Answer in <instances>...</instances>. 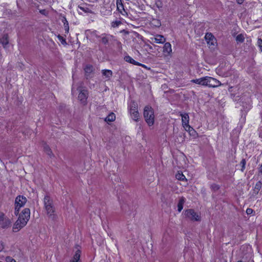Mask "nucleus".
Listing matches in <instances>:
<instances>
[{"mask_svg":"<svg viewBox=\"0 0 262 262\" xmlns=\"http://www.w3.org/2000/svg\"><path fill=\"white\" fill-rule=\"evenodd\" d=\"M85 72L86 74H90L93 72V67L91 65H86L84 68Z\"/></svg>","mask_w":262,"mask_h":262,"instance_id":"bb28decb","label":"nucleus"},{"mask_svg":"<svg viewBox=\"0 0 262 262\" xmlns=\"http://www.w3.org/2000/svg\"><path fill=\"white\" fill-rule=\"evenodd\" d=\"M185 215L187 217L193 221H200L201 220L200 214L195 212L193 209H188L186 210Z\"/></svg>","mask_w":262,"mask_h":262,"instance_id":"1a4fd4ad","label":"nucleus"},{"mask_svg":"<svg viewBox=\"0 0 262 262\" xmlns=\"http://www.w3.org/2000/svg\"><path fill=\"white\" fill-rule=\"evenodd\" d=\"M180 116L182 118V123L183 127L187 132H192L195 133V130L189 124V117L187 113H181Z\"/></svg>","mask_w":262,"mask_h":262,"instance_id":"423d86ee","label":"nucleus"},{"mask_svg":"<svg viewBox=\"0 0 262 262\" xmlns=\"http://www.w3.org/2000/svg\"><path fill=\"white\" fill-rule=\"evenodd\" d=\"M43 203L47 214L52 219H55L56 214H55V208L53 206L52 200L50 196L46 195L44 198Z\"/></svg>","mask_w":262,"mask_h":262,"instance_id":"f03ea898","label":"nucleus"},{"mask_svg":"<svg viewBox=\"0 0 262 262\" xmlns=\"http://www.w3.org/2000/svg\"><path fill=\"white\" fill-rule=\"evenodd\" d=\"M163 52L165 56H169L172 52L171 45L169 42H166L163 47Z\"/></svg>","mask_w":262,"mask_h":262,"instance_id":"2eb2a0df","label":"nucleus"},{"mask_svg":"<svg viewBox=\"0 0 262 262\" xmlns=\"http://www.w3.org/2000/svg\"><path fill=\"white\" fill-rule=\"evenodd\" d=\"M191 82L202 85L203 77L198 79H192L191 80Z\"/></svg>","mask_w":262,"mask_h":262,"instance_id":"c85d7f7f","label":"nucleus"},{"mask_svg":"<svg viewBox=\"0 0 262 262\" xmlns=\"http://www.w3.org/2000/svg\"><path fill=\"white\" fill-rule=\"evenodd\" d=\"M30 217V210L29 208H25L19 214L18 219L13 226V231L17 232L25 227L29 221Z\"/></svg>","mask_w":262,"mask_h":262,"instance_id":"f257e3e1","label":"nucleus"},{"mask_svg":"<svg viewBox=\"0 0 262 262\" xmlns=\"http://www.w3.org/2000/svg\"><path fill=\"white\" fill-rule=\"evenodd\" d=\"M64 27H65V28H66V31H67V32H69V27H68V25L67 24V25H66L64 24Z\"/></svg>","mask_w":262,"mask_h":262,"instance_id":"e433bc0d","label":"nucleus"},{"mask_svg":"<svg viewBox=\"0 0 262 262\" xmlns=\"http://www.w3.org/2000/svg\"><path fill=\"white\" fill-rule=\"evenodd\" d=\"M129 112L132 118L137 121L140 117L139 113L137 110V104L134 101H132L129 104Z\"/></svg>","mask_w":262,"mask_h":262,"instance_id":"0eeeda50","label":"nucleus"},{"mask_svg":"<svg viewBox=\"0 0 262 262\" xmlns=\"http://www.w3.org/2000/svg\"><path fill=\"white\" fill-rule=\"evenodd\" d=\"M185 202V199L184 197H181L178 204V210L180 212L183 208V205Z\"/></svg>","mask_w":262,"mask_h":262,"instance_id":"6ab92c4d","label":"nucleus"},{"mask_svg":"<svg viewBox=\"0 0 262 262\" xmlns=\"http://www.w3.org/2000/svg\"><path fill=\"white\" fill-rule=\"evenodd\" d=\"M1 42L3 44L4 48H6L7 45L8 44L9 40H8V37L7 35H4L2 39H1Z\"/></svg>","mask_w":262,"mask_h":262,"instance_id":"393cba45","label":"nucleus"},{"mask_svg":"<svg viewBox=\"0 0 262 262\" xmlns=\"http://www.w3.org/2000/svg\"><path fill=\"white\" fill-rule=\"evenodd\" d=\"M117 10L123 16L127 15V12L124 9L123 5L121 2V0H117Z\"/></svg>","mask_w":262,"mask_h":262,"instance_id":"dca6fc26","label":"nucleus"},{"mask_svg":"<svg viewBox=\"0 0 262 262\" xmlns=\"http://www.w3.org/2000/svg\"><path fill=\"white\" fill-rule=\"evenodd\" d=\"M58 39L61 42L62 44H66V40L61 36L59 35L58 36Z\"/></svg>","mask_w":262,"mask_h":262,"instance_id":"473e14b6","label":"nucleus"},{"mask_svg":"<svg viewBox=\"0 0 262 262\" xmlns=\"http://www.w3.org/2000/svg\"><path fill=\"white\" fill-rule=\"evenodd\" d=\"M259 171L262 173V164L261 165L260 168H259Z\"/></svg>","mask_w":262,"mask_h":262,"instance_id":"ea45409f","label":"nucleus"},{"mask_svg":"<svg viewBox=\"0 0 262 262\" xmlns=\"http://www.w3.org/2000/svg\"><path fill=\"white\" fill-rule=\"evenodd\" d=\"M31 133H32V130H30V129L28 131V133L29 134H31Z\"/></svg>","mask_w":262,"mask_h":262,"instance_id":"a19ab883","label":"nucleus"},{"mask_svg":"<svg viewBox=\"0 0 262 262\" xmlns=\"http://www.w3.org/2000/svg\"><path fill=\"white\" fill-rule=\"evenodd\" d=\"M27 202V199L23 195L17 196L15 201V211L14 214L17 215L19 213V210L23 207Z\"/></svg>","mask_w":262,"mask_h":262,"instance_id":"39448f33","label":"nucleus"},{"mask_svg":"<svg viewBox=\"0 0 262 262\" xmlns=\"http://www.w3.org/2000/svg\"><path fill=\"white\" fill-rule=\"evenodd\" d=\"M11 225V220L6 217L4 213L0 212V227L3 229L8 228Z\"/></svg>","mask_w":262,"mask_h":262,"instance_id":"9d476101","label":"nucleus"},{"mask_svg":"<svg viewBox=\"0 0 262 262\" xmlns=\"http://www.w3.org/2000/svg\"><path fill=\"white\" fill-rule=\"evenodd\" d=\"M80 251L78 250L76 251L74 256L71 262H79L80 257Z\"/></svg>","mask_w":262,"mask_h":262,"instance_id":"4be33fe9","label":"nucleus"},{"mask_svg":"<svg viewBox=\"0 0 262 262\" xmlns=\"http://www.w3.org/2000/svg\"><path fill=\"white\" fill-rule=\"evenodd\" d=\"M145 47H146V50L151 52H153L154 48L156 49V48L158 47L157 46H156L155 45H154L153 46H151L149 45H146Z\"/></svg>","mask_w":262,"mask_h":262,"instance_id":"c756f323","label":"nucleus"},{"mask_svg":"<svg viewBox=\"0 0 262 262\" xmlns=\"http://www.w3.org/2000/svg\"><path fill=\"white\" fill-rule=\"evenodd\" d=\"M188 132L190 135H194L195 134V133H193L192 132Z\"/></svg>","mask_w":262,"mask_h":262,"instance_id":"58836bf2","label":"nucleus"},{"mask_svg":"<svg viewBox=\"0 0 262 262\" xmlns=\"http://www.w3.org/2000/svg\"><path fill=\"white\" fill-rule=\"evenodd\" d=\"M43 148L44 151L50 157H52L53 156V154L52 153V151L51 148H50V147L46 143H43Z\"/></svg>","mask_w":262,"mask_h":262,"instance_id":"f3484780","label":"nucleus"},{"mask_svg":"<svg viewBox=\"0 0 262 262\" xmlns=\"http://www.w3.org/2000/svg\"><path fill=\"white\" fill-rule=\"evenodd\" d=\"M245 37L243 34H238L236 37V40L238 42H243L244 41Z\"/></svg>","mask_w":262,"mask_h":262,"instance_id":"cd10ccee","label":"nucleus"},{"mask_svg":"<svg viewBox=\"0 0 262 262\" xmlns=\"http://www.w3.org/2000/svg\"><path fill=\"white\" fill-rule=\"evenodd\" d=\"M151 42L157 43H163L166 41L165 38L161 35L157 34L155 37L150 38Z\"/></svg>","mask_w":262,"mask_h":262,"instance_id":"4468645a","label":"nucleus"},{"mask_svg":"<svg viewBox=\"0 0 262 262\" xmlns=\"http://www.w3.org/2000/svg\"><path fill=\"white\" fill-rule=\"evenodd\" d=\"M246 160L245 159H242L241 162H240V165H241V171H243L245 168V165H246Z\"/></svg>","mask_w":262,"mask_h":262,"instance_id":"7c9ffc66","label":"nucleus"},{"mask_svg":"<svg viewBox=\"0 0 262 262\" xmlns=\"http://www.w3.org/2000/svg\"><path fill=\"white\" fill-rule=\"evenodd\" d=\"M261 186H262L261 182L260 181H258L256 183V184L254 186V188L253 189V193L255 195L257 194L259 192V190H260Z\"/></svg>","mask_w":262,"mask_h":262,"instance_id":"412c9836","label":"nucleus"},{"mask_svg":"<svg viewBox=\"0 0 262 262\" xmlns=\"http://www.w3.org/2000/svg\"><path fill=\"white\" fill-rule=\"evenodd\" d=\"M205 40L207 43L209 47L215 46L216 41L215 37L211 33H207L205 36Z\"/></svg>","mask_w":262,"mask_h":262,"instance_id":"f8f14e48","label":"nucleus"},{"mask_svg":"<svg viewBox=\"0 0 262 262\" xmlns=\"http://www.w3.org/2000/svg\"><path fill=\"white\" fill-rule=\"evenodd\" d=\"M143 116L148 125L149 126H152L155 122V115L151 107L146 106L144 107Z\"/></svg>","mask_w":262,"mask_h":262,"instance_id":"7ed1b4c3","label":"nucleus"},{"mask_svg":"<svg viewBox=\"0 0 262 262\" xmlns=\"http://www.w3.org/2000/svg\"><path fill=\"white\" fill-rule=\"evenodd\" d=\"M176 178L178 180H180V181H184V180H185V181H186V179L185 178V176L182 172H178L176 174Z\"/></svg>","mask_w":262,"mask_h":262,"instance_id":"a878e982","label":"nucleus"},{"mask_svg":"<svg viewBox=\"0 0 262 262\" xmlns=\"http://www.w3.org/2000/svg\"><path fill=\"white\" fill-rule=\"evenodd\" d=\"M4 248V244L2 242H0V252L2 251Z\"/></svg>","mask_w":262,"mask_h":262,"instance_id":"c9c22d12","label":"nucleus"},{"mask_svg":"<svg viewBox=\"0 0 262 262\" xmlns=\"http://www.w3.org/2000/svg\"><path fill=\"white\" fill-rule=\"evenodd\" d=\"M237 262H242L241 261H238Z\"/></svg>","mask_w":262,"mask_h":262,"instance_id":"79ce46f5","label":"nucleus"},{"mask_svg":"<svg viewBox=\"0 0 262 262\" xmlns=\"http://www.w3.org/2000/svg\"><path fill=\"white\" fill-rule=\"evenodd\" d=\"M253 212V209L251 208H247L246 210V213L247 214H251Z\"/></svg>","mask_w":262,"mask_h":262,"instance_id":"72a5a7b5","label":"nucleus"},{"mask_svg":"<svg viewBox=\"0 0 262 262\" xmlns=\"http://www.w3.org/2000/svg\"><path fill=\"white\" fill-rule=\"evenodd\" d=\"M125 60L126 61L132 63L134 65H138V66H142V64L139 63L138 62L135 61L133 58H132L129 56H126L125 57Z\"/></svg>","mask_w":262,"mask_h":262,"instance_id":"aec40b11","label":"nucleus"},{"mask_svg":"<svg viewBox=\"0 0 262 262\" xmlns=\"http://www.w3.org/2000/svg\"><path fill=\"white\" fill-rule=\"evenodd\" d=\"M77 11L80 14H83L84 13H93V11L90 9L86 6V5H83L81 6H78Z\"/></svg>","mask_w":262,"mask_h":262,"instance_id":"ddd939ff","label":"nucleus"},{"mask_svg":"<svg viewBox=\"0 0 262 262\" xmlns=\"http://www.w3.org/2000/svg\"><path fill=\"white\" fill-rule=\"evenodd\" d=\"M100 37L102 42L104 45L108 43L109 41H114V43H116L118 45H121V42L116 39L112 35L104 34H102Z\"/></svg>","mask_w":262,"mask_h":262,"instance_id":"9b49d317","label":"nucleus"},{"mask_svg":"<svg viewBox=\"0 0 262 262\" xmlns=\"http://www.w3.org/2000/svg\"><path fill=\"white\" fill-rule=\"evenodd\" d=\"M150 25L154 27H159L161 25V21L157 19H152L150 21Z\"/></svg>","mask_w":262,"mask_h":262,"instance_id":"b1692460","label":"nucleus"},{"mask_svg":"<svg viewBox=\"0 0 262 262\" xmlns=\"http://www.w3.org/2000/svg\"><path fill=\"white\" fill-rule=\"evenodd\" d=\"M116 119L115 114L113 113H111L105 119L106 122H113Z\"/></svg>","mask_w":262,"mask_h":262,"instance_id":"5701e85b","label":"nucleus"},{"mask_svg":"<svg viewBox=\"0 0 262 262\" xmlns=\"http://www.w3.org/2000/svg\"><path fill=\"white\" fill-rule=\"evenodd\" d=\"M102 75L106 79H110L112 76V71L110 70H102Z\"/></svg>","mask_w":262,"mask_h":262,"instance_id":"a211bd4d","label":"nucleus"},{"mask_svg":"<svg viewBox=\"0 0 262 262\" xmlns=\"http://www.w3.org/2000/svg\"><path fill=\"white\" fill-rule=\"evenodd\" d=\"M211 187L214 190H218L219 189V186L215 184L212 185Z\"/></svg>","mask_w":262,"mask_h":262,"instance_id":"f704fd0d","label":"nucleus"},{"mask_svg":"<svg viewBox=\"0 0 262 262\" xmlns=\"http://www.w3.org/2000/svg\"><path fill=\"white\" fill-rule=\"evenodd\" d=\"M236 1L238 4H241L244 2V0H236Z\"/></svg>","mask_w":262,"mask_h":262,"instance_id":"4c0bfd02","label":"nucleus"},{"mask_svg":"<svg viewBox=\"0 0 262 262\" xmlns=\"http://www.w3.org/2000/svg\"><path fill=\"white\" fill-rule=\"evenodd\" d=\"M79 94L78 96V99L80 101L81 103L83 105H85L87 102V98L88 93L86 89L83 87H79L78 88Z\"/></svg>","mask_w":262,"mask_h":262,"instance_id":"6e6552de","label":"nucleus"},{"mask_svg":"<svg viewBox=\"0 0 262 262\" xmlns=\"http://www.w3.org/2000/svg\"><path fill=\"white\" fill-rule=\"evenodd\" d=\"M222 85V83L214 78L209 76L203 77L202 85L203 86L209 88H217Z\"/></svg>","mask_w":262,"mask_h":262,"instance_id":"20e7f679","label":"nucleus"},{"mask_svg":"<svg viewBox=\"0 0 262 262\" xmlns=\"http://www.w3.org/2000/svg\"><path fill=\"white\" fill-rule=\"evenodd\" d=\"M121 24L120 21H115L112 22V26L114 28L118 27Z\"/></svg>","mask_w":262,"mask_h":262,"instance_id":"2f4dec72","label":"nucleus"}]
</instances>
